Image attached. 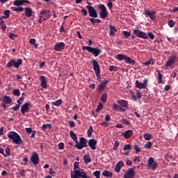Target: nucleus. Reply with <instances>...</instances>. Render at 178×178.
Instances as JSON below:
<instances>
[{"label": "nucleus", "instance_id": "obj_50", "mask_svg": "<svg viewBox=\"0 0 178 178\" xmlns=\"http://www.w3.org/2000/svg\"><path fill=\"white\" fill-rule=\"evenodd\" d=\"M141 97H143V95H141V92L140 90H136V99H141Z\"/></svg>", "mask_w": 178, "mask_h": 178}, {"label": "nucleus", "instance_id": "obj_54", "mask_svg": "<svg viewBox=\"0 0 178 178\" xmlns=\"http://www.w3.org/2000/svg\"><path fill=\"white\" fill-rule=\"evenodd\" d=\"M123 124H126L127 126H130L131 123L129 122L127 119H123L122 120Z\"/></svg>", "mask_w": 178, "mask_h": 178}, {"label": "nucleus", "instance_id": "obj_29", "mask_svg": "<svg viewBox=\"0 0 178 178\" xmlns=\"http://www.w3.org/2000/svg\"><path fill=\"white\" fill-rule=\"evenodd\" d=\"M10 102H12V99L8 96L5 95L3 98V103L5 104H9Z\"/></svg>", "mask_w": 178, "mask_h": 178}, {"label": "nucleus", "instance_id": "obj_15", "mask_svg": "<svg viewBox=\"0 0 178 178\" xmlns=\"http://www.w3.org/2000/svg\"><path fill=\"white\" fill-rule=\"evenodd\" d=\"M108 83H109V80H105L98 85L97 90L99 94H101V92H104V90L106 88V86H108Z\"/></svg>", "mask_w": 178, "mask_h": 178}, {"label": "nucleus", "instance_id": "obj_51", "mask_svg": "<svg viewBox=\"0 0 178 178\" xmlns=\"http://www.w3.org/2000/svg\"><path fill=\"white\" fill-rule=\"evenodd\" d=\"M124 151H129L131 149V145H125L123 147Z\"/></svg>", "mask_w": 178, "mask_h": 178}, {"label": "nucleus", "instance_id": "obj_6", "mask_svg": "<svg viewBox=\"0 0 178 178\" xmlns=\"http://www.w3.org/2000/svg\"><path fill=\"white\" fill-rule=\"evenodd\" d=\"M156 168H158V163L155 161L154 158H149L147 160V169L149 170H156Z\"/></svg>", "mask_w": 178, "mask_h": 178}, {"label": "nucleus", "instance_id": "obj_28", "mask_svg": "<svg viewBox=\"0 0 178 178\" xmlns=\"http://www.w3.org/2000/svg\"><path fill=\"white\" fill-rule=\"evenodd\" d=\"M102 176H104V177H107V178H112V177L113 176V174L112 173V172L108 171V170H104L102 172Z\"/></svg>", "mask_w": 178, "mask_h": 178}, {"label": "nucleus", "instance_id": "obj_57", "mask_svg": "<svg viewBox=\"0 0 178 178\" xmlns=\"http://www.w3.org/2000/svg\"><path fill=\"white\" fill-rule=\"evenodd\" d=\"M134 149H135L136 154H138V152L141 151V149L138 148V146L137 145H134Z\"/></svg>", "mask_w": 178, "mask_h": 178}, {"label": "nucleus", "instance_id": "obj_63", "mask_svg": "<svg viewBox=\"0 0 178 178\" xmlns=\"http://www.w3.org/2000/svg\"><path fill=\"white\" fill-rule=\"evenodd\" d=\"M81 12L82 15H83V16H87V15H88L87 10L82 8Z\"/></svg>", "mask_w": 178, "mask_h": 178}, {"label": "nucleus", "instance_id": "obj_55", "mask_svg": "<svg viewBox=\"0 0 178 178\" xmlns=\"http://www.w3.org/2000/svg\"><path fill=\"white\" fill-rule=\"evenodd\" d=\"M23 162L24 163H22V165H27V163L29 162V158H27V156L24 157Z\"/></svg>", "mask_w": 178, "mask_h": 178}, {"label": "nucleus", "instance_id": "obj_41", "mask_svg": "<svg viewBox=\"0 0 178 178\" xmlns=\"http://www.w3.org/2000/svg\"><path fill=\"white\" fill-rule=\"evenodd\" d=\"M14 5L15 6H21V5H23V0H15L14 1Z\"/></svg>", "mask_w": 178, "mask_h": 178}, {"label": "nucleus", "instance_id": "obj_45", "mask_svg": "<svg viewBox=\"0 0 178 178\" xmlns=\"http://www.w3.org/2000/svg\"><path fill=\"white\" fill-rule=\"evenodd\" d=\"M93 176H95L96 178L101 177V171L96 170L93 172Z\"/></svg>", "mask_w": 178, "mask_h": 178}, {"label": "nucleus", "instance_id": "obj_16", "mask_svg": "<svg viewBox=\"0 0 178 178\" xmlns=\"http://www.w3.org/2000/svg\"><path fill=\"white\" fill-rule=\"evenodd\" d=\"M65 47H66V44H65V42H60L56 43L54 45V49L56 52H60V51H63V49H65Z\"/></svg>", "mask_w": 178, "mask_h": 178}, {"label": "nucleus", "instance_id": "obj_48", "mask_svg": "<svg viewBox=\"0 0 178 178\" xmlns=\"http://www.w3.org/2000/svg\"><path fill=\"white\" fill-rule=\"evenodd\" d=\"M151 147H152V142H151V141H149L145 144V148L149 149V148H151Z\"/></svg>", "mask_w": 178, "mask_h": 178}, {"label": "nucleus", "instance_id": "obj_32", "mask_svg": "<svg viewBox=\"0 0 178 178\" xmlns=\"http://www.w3.org/2000/svg\"><path fill=\"white\" fill-rule=\"evenodd\" d=\"M109 29H110V31H111L110 35H115V33H116V31H118V29H116L115 26H112V25L109 26Z\"/></svg>", "mask_w": 178, "mask_h": 178}, {"label": "nucleus", "instance_id": "obj_53", "mask_svg": "<svg viewBox=\"0 0 178 178\" xmlns=\"http://www.w3.org/2000/svg\"><path fill=\"white\" fill-rule=\"evenodd\" d=\"M147 37H149L151 40H154L155 38V35H154V33L152 32H148L147 34Z\"/></svg>", "mask_w": 178, "mask_h": 178}, {"label": "nucleus", "instance_id": "obj_31", "mask_svg": "<svg viewBox=\"0 0 178 178\" xmlns=\"http://www.w3.org/2000/svg\"><path fill=\"white\" fill-rule=\"evenodd\" d=\"M158 73V84H162L163 81L162 80V74H161V71L159 70H156Z\"/></svg>", "mask_w": 178, "mask_h": 178}, {"label": "nucleus", "instance_id": "obj_60", "mask_svg": "<svg viewBox=\"0 0 178 178\" xmlns=\"http://www.w3.org/2000/svg\"><path fill=\"white\" fill-rule=\"evenodd\" d=\"M49 175H51V176H55V175H56V172L54 171L52 168H49Z\"/></svg>", "mask_w": 178, "mask_h": 178}, {"label": "nucleus", "instance_id": "obj_42", "mask_svg": "<svg viewBox=\"0 0 178 178\" xmlns=\"http://www.w3.org/2000/svg\"><path fill=\"white\" fill-rule=\"evenodd\" d=\"M51 127H52L51 124H44L42 127V130H47V129H51Z\"/></svg>", "mask_w": 178, "mask_h": 178}, {"label": "nucleus", "instance_id": "obj_13", "mask_svg": "<svg viewBox=\"0 0 178 178\" xmlns=\"http://www.w3.org/2000/svg\"><path fill=\"white\" fill-rule=\"evenodd\" d=\"M49 10H43L40 11L39 13V16H40V19H43V20H48L49 17H51V13Z\"/></svg>", "mask_w": 178, "mask_h": 178}, {"label": "nucleus", "instance_id": "obj_27", "mask_svg": "<svg viewBox=\"0 0 178 178\" xmlns=\"http://www.w3.org/2000/svg\"><path fill=\"white\" fill-rule=\"evenodd\" d=\"M83 161L84 163L88 165V163H90L91 162V156H90V153H87L84 156H83Z\"/></svg>", "mask_w": 178, "mask_h": 178}, {"label": "nucleus", "instance_id": "obj_22", "mask_svg": "<svg viewBox=\"0 0 178 178\" xmlns=\"http://www.w3.org/2000/svg\"><path fill=\"white\" fill-rule=\"evenodd\" d=\"M88 145L92 149H97V140L90 139L88 140Z\"/></svg>", "mask_w": 178, "mask_h": 178}, {"label": "nucleus", "instance_id": "obj_62", "mask_svg": "<svg viewBox=\"0 0 178 178\" xmlns=\"http://www.w3.org/2000/svg\"><path fill=\"white\" fill-rule=\"evenodd\" d=\"M9 38H10L11 40H15L16 35L15 33H10L8 35Z\"/></svg>", "mask_w": 178, "mask_h": 178}, {"label": "nucleus", "instance_id": "obj_21", "mask_svg": "<svg viewBox=\"0 0 178 178\" xmlns=\"http://www.w3.org/2000/svg\"><path fill=\"white\" fill-rule=\"evenodd\" d=\"M113 109L115 111V112H124L126 111V108H122L120 104H117L116 103L113 105Z\"/></svg>", "mask_w": 178, "mask_h": 178}, {"label": "nucleus", "instance_id": "obj_34", "mask_svg": "<svg viewBox=\"0 0 178 178\" xmlns=\"http://www.w3.org/2000/svg\"><path fill=\"white\" fill-rule=\"evenodd\" d=\"M154 63L155 60H154V59L152 58L147 62L143 63V65H144V66L149 67L150 65H154Z\"/></svg>", "mask_w": 178, "mask_h": 178}, {"label": "nucleus", "instance_id": "obj_17", "mask_svg": "<svg viewBox=\"0 0 178 178\" xmlns=\"http://www.w3.org/2000/svg\"><path fill=\"white\" fill-rule=\"evenodd\" d=\"M144 15H145V16H149V19H151V20H156V16H155V15H156V12H155V11H152L151 13L148 10H145Z\"/></svg>", "mask_w": 178, "mask_h": 178}, {"label": "nucleus", "instance_id": "obj_40", "mask_svg": "<svg viewBox=\"0 0 178 178\" xmlns=\"http://www.w3.org/2000/svg\"><path fill=\"white\" fill-rule=\"evenodd\" d=\"M92 131H94V129L92 128V126L89 127V129L87 132L88 137H91V135L92 134Z\"/></svg>", "mask_w": 178, "mask_h": 178}, {"label": "nucleus", "instance_id": "obj_52", "mask_svg": "<svg viewBox=\"0 0 178 178\" xmlns=\"http://www.w3.org/2000/svg\"><path fill=\"white\" fill-rule=\"evenodd\" d=\"M23 101H24V97L22 96L21 97H19V99L17 101V104L19 105H22V104H23Z\"/></svg>", "mask_w": 178, "mask_h": 178}, {"label": "nucleus", "instance_id": "obj_12", "mask_svg": "<svg viewBox=\"0 0 178 178\" xmlns=\"http://www.w3.org/2000/svg\"><path fill=\"white\" fill-rule=\"evenodd\" d=\"M86 8L88 9L89 16L90 17H93L95 19H97V17H98V13H97V10H95L94 7L86 6Z\"/></svg>", "mask_w": 178, "mask_h": 178}, {"label": "nucleus", "instance_id": "obj_2", "mask_svg": "<svg viewBox=\"0 0 178 178\" xmlns=\"http://www.w3.org/2000/svg\"><path fill=\"white\" fill-rule=\"evenodd\" d=\"M83 51H88L89 54H92L94 56L97 57L101 54V49L95 47H92L90 46H83Z\"/></svg>", "mask_w": 178, "mask_h": 178}, {"label": "nucleus", "instance_id": "obj_26", "mask_svg": "<svg viewBox=\"0 0 178 178\" xmlns=\"http://www.w3.org/2000/svg\"><path fill=\"white\" fill-rule=\"evenodd\" d=\"M25 15L27 17H31L33 16V9L30 7H27L24 8Z\"/></svg>", "mask_w": 178, "mask_h": 178}, {"label": "nucleus", "instance_id": "obj_4", "mask_svg": "<svg viewBox=\"0 0 178 178\" xmlns=\"http://www.w3.org/2000/svg\"><path fill=\"white\" fill-rule=\"evenodd\" d=\"M117 59H118V60H124V62H125V63H127V65H136L135 60L132 59L131 58L127 56H124L123 54H118Z\"/></svg>", "mask_w": 178, "mask_h": 178}, {"label": "nucleus", "instance_id": "obj_46", "mask_svg": "<svg viewBox=\"0 0 178 178\" xmlns=\"http://www.w3.org/2000/svg\"><path fill=\"white\" fill-rule=\"evenodd\" d=\"M110 72H118V67L115 65H111L109 67Z\"/></svg>", "mask_w": 178, "mask_h": 178}, {"label": "nucleus", "instance_id": "obj_5", "mask_svg": "<svg viewBox=\"0 0 178 178\" xmlns=\"http://www.w3.org/2000/svg\"><path fill=\"white\" fill-rule=\"evenodd\" d=\"M86 147H88L87 139H86L84 137L80 138L79 143V140H77L76 145H74V147L77 148L78 149H83V148H86Z\"/></svg>", "mask_w": 178, "mask_h": 178}, {"label": "nucleus", "instance_id": "obj_11", "mask_svg": "<svg viewBox=\"0 0 178 178\" xmlns=\"http://www.w3.org/2000/svg\"><path fill=\"white\" fill-rule=\"evenodd\" d=\"M31 162L35 166L40 163V156H38V153L35 152H33L32 155L31 156Z\"/></svg>", "mask_w": 178, "mask_h": 178}, {"label": "nucleus", "instance_id": "obj_58", "mask_svg": "<svg viewBox=\"0 0 178 178\" xmlns=\"http://www.w3.org/2000/svg\"><path fill=\"white\" fill-rule=\"evenodd\" d=\"M58 148L59 149H63L65 148V143H58Z\"/></svg>", "mask_w": 178, "mask_h": 178}, {"label": "nucleus", "instance_id": "obj_56", "mask_svg": "<svg viewBox=\"0 0 178 178\" xmlns=\"http://www.w3.org/2000/svg\"><path fill=\"white\" fill-rule=\"evenodd\" d=\"M99 124L103 127H108L109 126V123H108L107 122H100Z\"/></svg>", "mask_w": 178, "mask_h": 178}, {"label": "nucleus", "instance_id": "obj_3", "mask_svg": "<svg viewBox=\"0 0 178 178\" xmlns=\"http://www.w3.org/2000/svg\"><path fill=\"white\" fill-rule=\"evenodd\" d=\"M22 65H23V60H22L21 58H18L17 60L15 59H12L8 63L6 66L7 67H8V69H10V67H15V69H19V67H20Z\"/></svg>", "mask_w": 178, "mask_h": 178}, {"label": "nucleus", "instance_id": "obj_14", "mask_svg": "<svg viewBox=\"0 0 178 178\" xmlns=\"http://www.w3.org/2000/svg\"><path fill=\"white\" fill-rule=\"evenodd\" d=\"M148 84V79H145L143 80V83L140 82V81L136 80L135 82V86L136 88H139L140 90L143 88H147V86Z\"/></svg>", "mask_w": 178, "mask_h": 178}, {"label": "nucleus", "instance_id": "obj_9", "mask_svg": "<svg viewBox=\"0 0 178 178\" xmlns=\"http://www.w3.org/2000/svg\"><path fill=\"white\" fill-rule=\"evenodd\" d=\"M91 63L97 77H99V74H101V67H99L98 61H97V60H92Z\"/></svg>", "mask_w": 178, "mask_h": 178}, {"label": "nucleus", "instance_id": "obj_10", "mask_svg": "<svg viewBox=\"0 0 178 178\" xmlns=\"http://www.w3.org/2000/svg\"><path fill=\"white\" fill-rule=\"evenodd\" d=\"M99 8L101 10L99 13V16L102 19H106L108 16V10L106 9V6L104 4H99Z\"/></svg>", "mask_w": 178, "mask_h": 178}, {"label": "nucleus", "instance_id": "obj_49", "mask_svg": "<svg viewBox=\"0 0 178 178\" xmlns=\"http://www.w3.org/2000/svg\"><path fill=\"white\" fill-rule=\"evenodd\" d=\"M102 108H104L102 103H99L96 109V112H99L100 111H102Z\"/></svg>", "mask_w": 178, "mask_h": 178}, {"label": "nucleus", "instance_id": "obj_23", "mask_svg": "<svg viewBox=\"0 0 178 178\" xmlns=\"http://www.w3.org/2000/svg\"><path fill=\"white\" fill-rule=\"evenodd\" d=\"M117 104L121 106V108H127L129 106V102L126 100H118L117 101Z\"/></svg>", "mask_w": 178, "mask_h": 178}, {"label": "nucleus", "instance_id": "obj_35", "mask_svg": "<svg viewBox=\"0 0 178 178\" xmlns=\"http://www.w3.org/2000/svg\"><path fill=\"white\" fill-rule=\"evenodd\" d=\"M0 26H1V29L3 33L6 31V24L3 20L0 21Z\"/></svg>", "mask_w": 178, "mask_h": 178}, {"label": "nucleus", "instance_id": "obj_1", "mask_svg": "<svg viewBox=\"0 0 178 178\" xmlns=\"http://www.w3.org/2000/svg\"><path fill=\"white\" fill-rule=\"evenodd\" d=\"M8 137L10 140H13L12 143L13 144H17V145H20V144H23V140H22V137L19 134L15 131H9L8 133Z\"/></svg>", "mask_w": 178, "mask_h": 178}, {"label": "nucleus", "instance_id": "obj_43", "mask_svg": "<svg viewBox=\"0 0 178 178\" xmlns=\"http://www.w3.org/2000/svg\"><path fill=\"white\" fill-rule=\"evenodd\" d=\"M13 10L14 12H23L24 8L23 7H14Z\"/></svg>", "mask_w": 178, "mask_h": 178}, {"label": "nucleus", "instance_id": "obj_37", "mask_svg": "<svg viewBox=\"0 0 178 178\" xmlns=\"http://www.w3.org/2000/svg\"><path fill=\"white\" fill-rule=\"evenodd\" d=\"M52 105H54V106H60V105H62V99H58L56 102H53Z\"/></svg>", "mask_w": 178, "mask_h": 178}, {"label": "nucleus", "instance_id": "obj_33", "mask_svg": "<svg viewBox=\"0 0 178 178\" xmlns=\"http://www.w3.org/2000/svg\"><path fill=\"white\" fill-rule=\"evenodd\" d=\"M143 138L145 140H147V141H149V140H152V136L149 133H145L143 135Z\"/></svg>", "mask_w": 178, "mask_h": 178}, {"label": "nucleus", "instance_id": "obj_61", "mask_svg": "<svg viewBox=\"0 0 178 178\" xmlns=\"http://www.w3.org/2000/svg\"><path fill=\"white\" fill-rule=\"evenodd\" d=\"M122 34L124 35V37L129 38V36L130 35V32L124 31L122 32Z\"/></svg>", "mask_w": 178, "mask_h": 178}, {"label": "nucleus", "instance_id": "obj_8", "mask_svg": "<svg viewBox=\"0 0 178 178\" xmlns=\"http://www.w3.org/2000/svg\"><path fill=\"white\" fill-rule=\"evenodd\" d=\"M133 34L136 35V37L138 38H143V40H148V35L144 31H140V29H134L133 31Z\"/></svg>", "mask_w": 178, "mask_h": 178}, {"label": "nucleus", "instance_id": "obj_59", "mask_svg": "<svg viewBox=\"0 0 178 178\" xmlns=\"http://www.w3.org/2000/svg\"><path fill=\"white\" fill-rule=\"evenodd\" d=\"M79 169V162L76 161L74 163V170H77Z\"/></svg>", "mask_w": 178, "mask_h": 178}, {"label": "nucleus", "instance_id": "obj_30", "mask_svg": "<svg viewBox=\"0 0 178 178\" xmlns=\"http://www.w3.org/2000/svg\"><path fill=\"white\" fill-rule=\"evenodd\" d=\"M70 136L72 138V140H73V141H74L76 143H77V136H76V134H74V131H70Z\"/></svg>", "mask_w": 178, "mask_h": 178}, {"label": "nucleus", "instance_id": "obj_20", "mask_svg": "<svg viewBox=\"0 0 178 178\" xmlns=\"http://www.w3.org/2000/svg\"><path fill=\"white\" fill-rule=\"evenodd\" d=\"M123 166H124V163H123V161H120L118 163H117L115 168V171L116 172V173H119Z\"/></svg>", "mask_w": 178, "mask_h": 178}, {"label": "nucleus", "instance_id": "obj_44", "mask_svg": "<svg viewBox=\"0 0 178 178\" xmlns=\"http://www.w3.org/2000/svg\"><path fill=\"white\" fill-rule=\"evenodd\" d=\"M10 155V149L9 147L6 148V154H3V156L5 158H7V156H9Z\"/></svg>", "mask_w": 178, "mask_h": 178}, {"label": "nucleus", "instance_id": "obj_18", "mask_svg": "<svg viewBox=\"0 0 178 178\" xmlns=\"http://www.w3.org/2000/svg\"><path fill=\"white\" fill-rule=\"evenodd\" d=\"M31 105L30 103H25L21 107V113L22 115H26V113H29L30 111L29 106Z\"/></svg>", "mask_w": 178, "mask_h": 178}, {"label": "nucleus", "instance_id": "obj_7", "mask_svg": "<svg viewBox=\"0 0 178 178\" xmlns=\"http://www.w3.org/2000/svg\"><path fill=\"white\" fill-rule=\"evenodd\" d=\"M177 60L178 57L175 55L169 56L168 60L165 62V67H172V66H173V65H175Z\"/></svg>", "mask_w": 178, "mask_h": 178}, {"label": "nucleus", "instance_id": "obj_24", "mask_svg": "<svg viewBox=\"0 0 178 178\" xmlns=\"http://www.w3.org/2000/svg\"><path fill=\"white\" fill-rule=\"evenodd\" d=\"M133 130H127L124 133H122V137H124V138H130V137L133 136Z\"/></svg>", "mask_w": 178, "mask_h": 178}, {"label": "nucleus", "instance_id": "obj_36", "mask_svg": "<svg viewBox=\"0 0 178 178\" xmlns=\"http://www.w3.org/2000/svg\"><path fill=\"white\" fill-rule=\"evenodd\" d=\"M101 101L103 102H106L108 101V95L106 93H103L101 96Z\"/></svg>", "mask_w": 178, "mask_h": 178}, {"label": "nucleus", "instance_id": "obj_25", "mask_svg": "<svg viewBox=\"0 0 178 178\" xmlns=\"http://www.w3.org/2000/svg\"><path fill=\"white\" fill-rule=\"evenodd\" d=\"M40 79L41 81V87H42V88H47V79L45 78V76H44V75H42L40 76Z\"/></svg>", "mask_w": 178, "mask_h": 178}, {"label": "nucleus", "instance_id": "obj_39", "mask_svg": "<svg viewBox=\"0 0 178 178\" xmlns=\"http://www.w3.org/2000/svg\"><path fill=\"white\" fill-rule=\"evenodd\" d=\"M3 17H5V19H8L9 17V16H10V10H6L3 12Z\"/></svg>", "mask_w": 178, "mask_h": 178}, {"label": "nucleus", "instance_id": "obj_19", "mask_svg": "<svg viewBox=\"0 0 178 178\" xmlns=\"http://www.w3.org/2000/svg\"><path fill=\"white\" fill-rule=\"evenodd\" d=\"M136 167H133L132 168L128 169V172H125L124 175V177H133L136 175Z\"/></svg>", "mask_w": 178, "mask_h": 178}, {"label": "nucleus", "instance_id": "obj_47", "mask_svg": "<svg viewBox=\"0 0 178 178\" xmlns=\"http://www.w3.org/2000/svg\"><path fill=\"white\" fill-rule=\"evenodd\" d=\"M175 24H176V22H175V21H173V19H170L169 22H168V26L169 27H175Z\"/></svg>", "mask_w": 178, "mask_h": 178}, {"label": "nucleus", "instance_id": "obj_64", "mask_svg": "<svg viewBox=\"0 0 178 178\" xmlns=\"http://www.w3.org/2000/svg\"><path fill=\"white\" fill-rule=\"evenodd\" d=\"M20 108V104H16L15 106L12 108L13 111H17Z\"/></svg>", "mask_w": 178, "mask_h": 178}, {"label": "nucleus", "instance_id": "obj_38", "mask_svg": "<svg viewBox=\"0 0 178 178\" xmlns=\"http://www.w3.org/2000/svg\"><path fill=\"white\" fill-rule=\"evenodd\" d=\"M13 94L15 97H20V90H19V89H14L13 90Z\"/></svg>", "mask_w": 178, "mask_h": 178}]
</instances>
